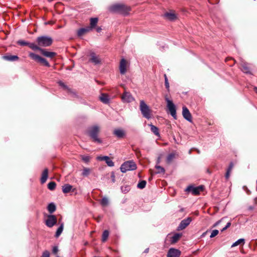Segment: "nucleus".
<instances>
[{
  "label": "nucleus",
  "mask_w": 257,
  "mask_h": 257,
  "mask_svg": "<svg viewBox=\"0 0 257 257\" xmlns=\"http://www.w3.org/2000/svg\"><path fill=\"white\" fill-rule=\"evenodd\" d=\"M96 159L98 161H104L109 167L114 166V163L108 156H98Z\"/></svg>",
  "instance_id": "obj_14"
},
{
  "label": "nucleus",
  "mask_w": 257,
  "mask_h": 257,
  "mask_svg": "<svg viewBox=\"0 0 257 257\" xmlns=\"http://www.w3.org/2000/svg\"><path fill=\"white\" fill-rule=\"evenodd\" d=\"M165 77V85L167 90H169V83L166 74L164 75Z\"/></svg>",
  "instance_id": "obj_44"
},
{
  "label": "nucleus",
  "mask_w": 257,
  "mask_h": 257,
  "mask_svg": "<svg viewBox=\"0 0 257 257\" xmlns=\"http://www.w3.org/2000/svg\"><path fill=\"white\" fill-rule=\"evenodd\" d=\"M241 243H242L243 244L244 243V239L243 238H240L236 240L235 242H234L232 245L231 247H234L236 246Z\"/></svg>",
  "instance_id": "obj_37"
},
{
  "label": "nucleus",
  "mask_w": 257,
  "mask_h": 257,
  "mask_svg": "<svg viewBox=\"0 0 257 257\" xmlns=\"http://www.w3.org/2000/svg\"><path fill=\"white\" fill-rule=\"evenodd\" d=\"M182 109V114L184 118L188 121L191 122L192 116L189 109L186 106H183Z\"/></svg>",
  "instance_id": "obj_13"
},
{
  "label": "nucleus",
  "mask_w": 257,
  "mask_h": 257,
  "mask_svg": "<svg viewBox=\"0 0 257 257\" xmlns=\"http://www.w3.org/2000/svg\"><path fill=\"white\" fill-rule=\"evenodd\" d=\"M230 171H226V174H225V177L226 178V179H228L229 177V175H230Z\"/></svg>",
  "instance_id": "obj_52"
},
{
  "label": "nucleus",
  "mask_w": 257,
  "mask_h": 257,
  "mask_svg": "<svg viewBox=\"0 0 257 257\" xmlns=\"http://www.w3.org/2000/svg\"><path fill=\"white\" fill-rule=\"evenodd\" d=\"M191 221L192 218L190 217L182 220L177 227V230L179 231L185 229L190 223Z\"/></svg>",
  "instance_id": "obj_10"
},
{
  "label": "nucleus",
  "mask_w": 257,
  "mask_h": 257,
  "mask_svg": "<svg viewBox=\"0 0 257 257\" xmlns=\"http://www.w3.org/2000/svg\"><path fill=\"white\" fill-rule=\"evenodd\" d=\"M140 109L145 118L149 119L152 117V110L144 100L140 101Z\"/></svg>",
  "instance_id": "obj_4"
},
{
  "label": "nucleus",
  "mask_w": 257,
  "mask_h": 257,
  "mask_svg": "<svg viewBox=\"0 0 257 257\" xmlns=\"http://www.w3.org/2000/svg\"><path fill=\"white\" fill-rule=\"evenodd\" d=\"M149 251V248H147L144 251V253H148Z\"/></svg>",
  "instance_id": "obj_54"
},
{
  "label": "nucleus",
  "mask_w": 257,
  "mask_h": 257,
  "mask_svg": "<svg viewBox=\"0 0 257 257\" xmlns=\"http://www.w3.org/2000/svg\"><path fill=\"white\" fill-rule=\"evenodd\" d=\"M36 42L40 47H46L52 45L53 39L50 37L42 36L38 37L36 39Z\"/></svg>",
  "instance_id": "obj_3"
},
{
  "label": "nucleus",
  "mask_w": 257,
  "mask_h": 257,
  "mask_svg": "<svg viewBox=\"0 0 257 257\" xmlns=\"http://www.w3.org/2000/svg\"><path fill=\"white\" fill-rule=\"evenodd\" d=\"M223 219V218H222L221 219L217 221V222H216L213 225V227H216L217 226V225H218L222 221V220Z\"/></svg>",
  "instance_id": "obj_50"
},
{
  "label": "nucleus",
  "mask_w": 257,
  "mask_h": 257,
  "mask_svg": "<svg viewBox=\"0 0 257 257\" xmlns=\"http://www.w3.org/2000/svg\"><path fill=\"white\" fill-rule=\"evenodd\" d=\"M91 58L90 61L95 64H98L100 63V60L99 58L95 55V54L94 52H92L90 54Z\"/></svg>",
  "instance_id": "obj_20"
},
{
  "label": "nucleus",
  "mask_w": 257,
  "mask_h": 257,
  "mask_svg": "<svg viewBox=\"0 0 257 257\" xmlns=\"http://www.w3.org/2000/svg\"><path fill=\"white\" fill-rule=\"evenodd\" d=\"M242 71L245 73H250L249 69L247 66V64L243 63L241 64Z\"/></svg>",
  "instance_id": "obj_34"
},
{
  "label": "nucleus",
  "mask_w": 257,
  "mask_h": 257,
  "mask_svg": "<svg viewBox=\"0 0 257 257\" xmlns=\"http://www.w3.org/2000/svg\"><path fill=\"white\" fill-rule=\"evenodd\" d=\"M58 251V248L57 246H54L52 249V252L54 254H57Z\"/></svg>",
  "instance_id": "obj_47"
},
{
  "label": "nucleus",
  "mask_w": 257,
  "mask_h": 257,
  "mask_svg": "<svg viewBox=\"0 0 257 257\" xmlns=\"http://www.w3.org/2000/svg\"><path fill=\"white\" fill-rule=\"evenodd\" d=\"M181 254V251L174 248H171L169 249L167 253V257H179Z\"/></svg>",
  "instance_id": "obj_11"
},
{
  "label": "nucleus",
  "mask_w": 257,
  "mask_h": 257,
  "mask_svg": "<svg viewBox=\"0 0 257 257\" xmlns=\"http://www.w3.org/2000/svg\"><path fill=\"white\" fill-rule=\"evenodd\" d=\"M254 90L255 92V93L257 94V87H254Z\"/></svg>",
  "instance_id": "obj_55"
},
{
  "label": "nucleus",
  "mask_w": 257,
  "mask_h": 257,
  "mask_svg": "<svg viewBox=\"0 0 257 257\" xmlns=\"http://www.w3.org/2000/svg\"><path fill=\"white\" fill-rule=\"evenodd\" d=\"M17 43L20 46H28L29 43L24 40H19Z\"/></svg>",
  "instance_id": "obj_42"
},
{
  "label": "nucleus",
  "mask_w": 257,
  "mask_h": 257,
  "mask_svg": "<svg viewBox=\"0 0 257 257\" xmlns=\"http://www.w3.org/2000/svg\"><path fill=\"white\" fill-rule=\"evenodd\" d=\"M157 163H160V159H158V161H157Z\"/></svg>",
  "instance_id": "obj_57"
},
{
  "label": "nucleus",
  "mask_w": 257,
  "mask_h": 257,
  "mask_svg": "<svg viewBox=\"0 0 257 257\" xmlns=\"http://www.w3.org/2000/svg\"><path fill=\"white\" fill-rule=\"evenodd\" d=\"M231 225V223L230 222H228L226 225H225V226L224 227H223L222 229H221V231H223L224 230H225L227 228H228Z\"/></svg>",
  "instance_id": "obj_49"
},
{
  "label": "nucleus",
  "mask_w": 257,
  "mask_h": 257,
  "mask_svg": "<svg viewBox=\"0 0 257 257\" xmlns=\"http://www.w3.org/2000/svg\"><path fill=\"white\" fill-rule=\"evenodd\" d=\"M58 83L59 84V85L61 86L62 87H63L64 89H66V90H67L68 91V92H70V93H72L73 94V95H76V93H74V92H72L71 90L70 89H69L68 86L65 85L62 81H59Z\"/></svg>",
  "instance_id": "obj_29"
},
{
  "label": "nucleus",
  "mask_w": 257,
  "mask_h": 257,
  "mask_svg": "<svg viewBox=\"0 0 257 257\" xmlns=\"http://www.w3.org/2000/svg\"><path fill=\"white\" fill-rule=\"evenodd\" d=\"M218 232H219V231L218 230H217V229L213 230L211 233L210 237L213 238V237H215L218 234Z\"/></svg>",
  "instance_id": "obj_45"
},
{
  "label": "nucleus",
  "mask_w": 257,
  "mask_h": 257,
  "mask_svg": "<svg viewBox=\"0 0 257 257\" xmlns=\"http://www.w3.org/2000/svg\"><path fill=\"white\" fill-rule=\"evenodd\" d=\"M48 169L46 168L44 169V170L42 172V176H41V180H40L41 183L42 184L45 183L46 182V181L48 179Z\"/></svg>",
  "instance_id": "obj_19"
},
{
  "label": "nucleus",
  "mask_w": 257,
  "mask_h": 257,
  "mask_svg": "<svg viewBox=\"0 0 257 257\" xmlns=\"http://www.w3.org/2000/svg\"><path fill=\"white\" fill-rule=\"evenodd\" d=\"M110 178L111 179V181L113 183H114L115 181V174L113 172H112L110 175Z\"/></svg>",
  "instance_id": "obj_48"
},
{
  "label": "nucleus",
  "mask_w": 257,
  "mask_h": 257,
  "mask_svg": "<svg viewBox=\"0 0 257 257\" xmlns=\"http://www.w3.org/2000/svg\"><path fill=\"white\" fill-rule=\"evenodd\" d=\"M98 18H91L90 20V26H88L91 28V30L93 29L96 26L98 23Z\"/></svg>",
  "instance_id": "obj_26"
},
{
  "label": "nucleus",
  "mask_w": 257,
  "mask_h": 257,
  "mask_svg": "<svg viewBox=\"0 0 257 257\" xmlns=\"http://www.w3.org/2000/svg\"><path fill=\"white\" fill-rule=\"evenodd\" d=\"M121 99L123 102L127 103L131 102L134 100L132 95L128 92H124L122 95Z\"/></svg>",
  "instance_id": "obj_12"
},
{
  "label": "nucleus",
  "mask_w": 257,
  "mask_h": 257,
  "mask_svg": "<svg viewBox=\"0 0 257 257\" xmlns=\"http://www.w3.org/2000/svg\"><path fill=\"white\" fill-rule=\"evenodd\" d=\"M57 223V218L54 215L50 214L47 216L45 220V224L47 226L52 227Z\"/></svg>",
  "instance_id": "obj_9"
},
{
  "label": "nucleus",
  "mask_w": 257,
  "mask_h": 257,
  "mask_svg": "<svg viewBox=\"0 0 257 257\" xmlns=\"http://www.w3.org/2000/svg\"><path fill=\"white\" fill-rule=\"evenodd\" d=\"M42 257H50V253L48 251L46 250L43 252Z\"/></svg>",
  "instance_id": "obj_46"
},
{
  "label": "nucleus",
  "mask_w": 257,
  "mask_h": 257,
  "mask_svg": "<svg viewBox=\"0 0 257 257\" xmlns=\"http://www.w3.org/2000/svg\"><path fill=\"white\" fill-rule=\"evenodd\" d=\"M130 190V188L129 186L125 185L121 187V190L122 192L123 193H127Z\"/></svg>",
  "instance_id": "obj_41"
},
{
  "label": "nucleus",
  "mask_w": 257,
  "mask_h": 257,
  "mask_svg": "<svg viewBox=\"0 0 257 257\" xmlns=\"http://www.w3.org/2000/svg\"><path fill=\"white\" fill-rule=\"evenodd\" d=\"M101 30H102V29H101V27H97V28H96V31H97V32H100Z\"/></svg>",
  "instance_id": "obj_53"
},
{
  "label": "nucleus",
  "mask_w": 257,
  "mask_h": 257,
  "mask_svg": "<svg viewBox=\"0 0 257 257\" xmlns=\"http://www.w3.org/2000/svg\"><path fill=\"white\" fill-rule=\"evenodd\" d=\"M100 101L104 104H108L109 102L108 96L104 93H102L99 97Z\"/></svg>",
  "instance_id": "obj_22"
},
{
  "label": "nucleus",
  "mask_w": 257,
  "mask_h": 257,
  "mask_svg": "<svg viewBox=\"0 0 257 257\" xmlns=\"http://www.w3.org/2000/svg\"><path fill=\"white\" fill-rule=\"evenodd\" d=\"M81 158L85 163H88L90 161V157L88 156H81Z\"/></svg>",
  "instance_id": "obj_43"
},
{
  "label": "nucleus",
  "mask_w": 257,
  "mask_h": 257,
  "mask_svg": "<svg viewBox=\"0 0 257 257\" xmlns=\"http://www.w3.org/2000/svg\"><path fill=\"white\" fill-rule=\"evenodd\" d=\"M72 188V185L68 184H65L62 186V191L64 193H68L71 191Z\"/></svg>",
  "instance_id": "obj_25"
},
{
  "label": "nucleus",
  "mask_w": 257,
  "mask_h": 257,
  "mask_svg": "<svg viewBox=\"0 0 257 257\" xmlns=\"http://www.w3.org/2000/svg\"><path fill=\"white\" fill-rule=\"evenodd\" d=\"M90 169L88 168H84L82 170V175L83 177H87L90 174Z\"/></svg>",
  "instance_id": "obj_33"
},
{
  "label": "nucleus",
  "mask_w": 257,
  "mask_h": 257,
  "mask_svg": "<svg viewBox=\"0 0 257 257\" xmlns=\"http://www.w3.org/2000/svg\"><path fill=\"white\" fill-rule=\"evenodd\" d=\"M164 16L170 21H174L177 18L176 15L174 13H166Z\"/></svg>",
  "instance_id": "obj_23"
},
{
  "label": "nucleus",
  "mask_w": 257,
  "mask_h": 257,
  "mask_svg": "<svg viewBox=\"0 0 257 257\" xmlns=\"http://www.w3.org/2000/svg\"><path fill=\"white\" fill-rule=\"evenodd\" d=\"M99 126L97 125H94L88 128L87 134L94 142L101 144L102 143V141L98 137V134L99 133Z\"/></svg>",
  "instance_id": "obj_1"
},
{
  "label": "nucleus",
  "mask_w": 257,
  "mask_h": 257,
  "mask_svg": "<svg viewBox=\"0 0 257 257\" xmlns=\"http://www.w3.org/2000/svg\"><path fill=\"white\" fill-rule=\"evenodd\" d=\"M29 56L33 60L37 62H39L43 64L44 66L47 67H50V64L47 61V60L44 58L41 57V56L37 55L34 53L30 52L29 54Z\"/></svg>",
  "instance_id": "obj_6"
},
{
  "label": "nucleus",
  "mask_w": 257,
  "mask_h": 257,
  "mask_svg": "<svg viewBox=\"0 0 257 257\" xmlns=\"http://www.w3.org/2000/svg\"><path fill=\"white\" fill-rule=\"evenodd\" d=\"M181 236L182 234L180 233H175L171 238V242L173 243L177 242Z\"/></svg>",
  "instance_id": "obj_27"
},
{
  "label": "nucleus",
  "mask_w": 257,
  "mask_h": 257,
  "mask_svg": "<svg viewBox=\"0 0 257 257\" xmlns=\"http://www.w3.org/2000/svg\"><path fill=\"white\" fill-rule=\"evenodd\" d=\"M56 184L54 182H50L48 184V188L50 190H53L56 187Z\"/></svg>",
  "instance_id": "obj_40"
},
{
  "label": "nucleus",
  "mask_w": 257,
  "mask_h": 257,
  "mask_svg": "<svg viewBox=\"0 0 257 257\" xmlns=\"http://www.w3.org/2000/svg\"><path fill=\"white\" fill-rule=\"evenodd\" d=\"M175 158V153H170L169 154L167 157L166 161L167 163L170 164L171 163L172 160Z\"/></svg>",
  "instance_id": "obj_32"
},
{
  "label": "nucleus",
  "mask_w": 257,
  "mask_h": 257,
  "mask_svg": "<svg viewBox=\"0 0 257 257\" xmlns=\"http://www.w3.org/2000/svg\"><path fill=\"white\" fill-rule=\"evenodd\" d=\"M91 30V28L88 26L85 28H82L78 30L77 35L78 36H81L85 33H87Z\"/></svg>",
  "instance_id": "obj_21"
},
{
  "label": "nucleus",
  "mask_w": 257,
  "mask_h": 257,
  "mask_svg": "<svg viewBox=\"0 0 257 257\" xmlns=\"http://www.w3.org/2000/svg\"><path fill=\"white\" fill-rule=\"evenodd\" d=\"M137 165L133 161H128L124 162L120 166V169L122 173H125L128 171L135 170Z\"/></svg>",
  "instance_id": "obj_5"
},
{
  "label": "nucleus",
  "mask_w": 257,
  "mask_h": 257,
  "mask_svg": "<svg viewBox=\"0 0 257 257\" xmlns=\"http://www.w3.org/2000/svg\"><path fill=\"white\" fill-rule=\"evenodd\" d=\"M40 52L44 56L50 58H52L56 55V53L55 52H49L42 48H41Z\"/></svg>",
  "instance_id": "obj_16"
},
{
  "label": "nucleus",
  "mask_w": 257,
  "mask_h": 257,
  "mask_svg": "<svg viewBox=\"0 0 257 257\" xmlns=\"http://www.w3.org/2000/svg\"><path fill=\"white\" fill-rule=\"evenodd\" d=\"M155 168L157 170L156 174L164 173L165 172V169L160 166L156 165Z\"/></svg>",
  "instance_id": "obj_36"
},
{
  "label": "nucleus",
  "mask_w": 257,
  "mask_h": 257,
  "mask_svg": "<svg viewBox=\"0 0 257 257\" xmlns=\"http://www.w3.org/2000/svg\"><path fill=\"white\" fill-rule=\"evenodd\" d=\"M109 235V231L107 230H105L102 233V241L105 242Z\"/></svg>",
  "instance_id": "obj_35"
},
{
  "label": "nucleus",
  "mask_w": 257,
  "mask_h": 257,
  "mask_svg": "<svg viewBox=\"0 0 257 257\" xmlns=\"http://www.w3.org/2000/svg\"><path fill=\"white\" fill-rule=\"evenodd\" d=\"M4 59L9 61H16L19 59V58L17 55H7L3 56Z\"/></svg>",
  "instance_id": "obj_18"
},
{
  "label": "nucleus",
  "mask_w": 257,
  "mask_h": 257,
  "mask_svg": "<svg viewBox=\"0 0 257 257\" xmlns=\"http://www.w3.org/2000/svg\"><path fill=\"white\" fill-rule=\"evenodd\" d=\"M149 126H150L151 132L154 133L157 136H160V133L158 128L154 125L153 124H149Z\"/></svg>",
  "instance_id": "obj_24"
},
{
  "label": "nucleus",
  "mask_w": 257,
  "mask_h": 257,
  "mask_svg": "<svg viewBox=\"0 0 257 257\" xmlns=\"http://www.w3.org/2000/svg\"><path fill=\"white\" fill-rule=\"evenodd\" d=\"M165 100L167 103V108L171 114L174 119H177L176 109L175 104L173 103L172 101L170 100L168 97H165Z\"/></svg>",
  "instance_id": "obj_7"
},
{
  "label": "nucleus",
  "mask_w": 257,
  "mask_h": 257,
  "mask_svg": "<svg viewBox=\"0 0 257 257\" xmlns=\"http://www.w3.org/2000/svg\"><path fill=\"white\" fill-rule=\"evenodd\" d=\"M47 209L50 213H52L56 210V205L54 203H51L48 205Z\"/></svg>",
  "instance_id": "obj_28"
},
{
  "label": "nucleus",
  "mask_w": 257,
  "mask_h": 257,
  "mask_svg": "<svg viewBox=\"0 0 257 257\" xmlns=\"http://www.w3.org/2000/svg\"><path fill=\"white\" fill-rule=\"evenodd\" d=\"M147 182L145 180H142L139 182V183L137 185V187L140 189H144L146 185Z\"/></svg>",
  "instance_id": "obj_38"
},
{
  "label": "nucleus",
  "mask_w": 257,
  "mask_h": 257,
  "mask_svg": "<svg viewBox=\"0 0 257 257\" xmlns=\"http://www.w3.org/2000/svg\"><path fill=\"white\" fill-rule=\"evenodd\" d=\"M109 11L113 13H119L123 15H127L130 11V8L121 4H116L109 7Z\"/></svg>",
  "instance_id": "obj_2"
},
{
  "label": "nucleus",
  "mask_w": 257,
  "mask_h": 257,
  "mask_svg": "<svg viewBox=\"0 0 257 257\" xmlns=\"http://www.w3.org/2000/svg\"><path fill=\"white\" fill-rule=\"evenodd\" d=\"M253 209V207L250 206V207H249V209H250V210H252V209Z\"/></svg>",
  "instance_id": "obj_56"
},
{
  "label": "nucleus",
  "mask_w": 257,
  "mask_h": 257,
  "mask_svg": "<svg viewBox=\"0 0 257 257\" xmlns=\"http://www.w3.org/2000/svg\"><path fill=\"white\" fill-rule=\"evenodd\" d=\"M203 189V187L202 186L194 187L193 186H188L185 191L189 193H191L193 195H198L199 194L200 192L202 191Z\"/></svg>",
  "instance_id": "obj_8"
},
{
  "label": "nucleus",
  "mask_w": 257,
  "mask_h": 257,
  "mask_svg": "<svg viewBox=\"0 0 257 257\" xmlns=\"http://www.w3.org/2000/svg\"><path fill=\"white\" fill-rule=\"evenodd\" d=\"M119 71L121 74H124L126 71V61L124 59L122 58L120 62Z\"/></svg>",
  "instance_id": "obj_17"
},
{
  "label": "nucleus",
  "mask_w": 257,
  "mask_h": 257,
  "mask_svg": "<svg viewBox=\"0 0 257 257\" xmlns=\"http://www.w3.org/2000/svg\"><path fill=\"white\" fill-rule=\"evenodd\" d=\"M63 226H64V224L62 223H61L60 226L58 228V229H57V231L56 232L55 235L56 237H58L60 235V234L62 233L63 230Z\"/></svg>",
  "instance_id": "obj_31"
},
{
  "label": "nucleus",
  "mask_w": 257,
  "mask_h": 257,
  "mask_svg": "<svg viewBox=\"0 0 257 257\" xmlns=\"http://www.w3.org/2000/svg\"><path fill=\"white\" fill-rule=\"evenodd\" d=\"M57 257H59V256H57Z\"/></svg>",
  "instance_id": "obj_58"
},
{
  "label": "nucleus",
  "mask_w": 257,
  "mask_h": 257,
  "mask_svg": "<svg viewBox=\"0 0 257 257\" xmlns=\"http://www.w3.org/2000/svg\"><path fill=\"white\" fill-rule=\"evenodd\" d=\"M100 204L103 206H107L108 204V199L105 197H103L100 201Z\"/></svg>",
  "instance_id": "obj_39"
},
{
  "label": "nucleus",
  "mask_w": 257,
  "mask_h": 257,
  "mask_svg": "<svg viewBox=\"0 0 257 257\" xmlns=\"http://www.w3.org/2000/svg\"><path fill=\"white\" fill-rule=\"evenodd\" d=\"M113 134L118 138H122L125 135L124 130L121 128H116L113 131Z\"/></svg>",
  "instance_id": "obj_15"
},
{
  "label": "nucleus",
  "mask_w": 257,
  "mask_h": 257,
  "mask_svg": "<svg viewBox=\"0 0 257 257\" xmlns=\"http://www.w3.org/2000/svg\"><path fill=\"white\" fill-rule=\"evenodd\" d=\"M28 46L29 47V48H30L34 51L39 50V51H40V50L41 49V48L39 46H38V45H36L34 43H29L28 44Z\"/></svg>",
  "instance_id": "obj_30"
},
{
  "label": "nucleus",
  "mask_w": 257,
  "mask_h": 257,
  "mask_svg": "<svg viewBox=\"0 0 257 257\" xmlns=\"http://www.w3.org/2000/svg\"><path fill=\"white\" fill-rule=\"evenodd\" d=\"M233 164L232 162H231L229 164V166L227 169V171H231V169H232L233 168Z\"/></svg>",
  "instance_id": "obj_51"
}]
</instances>
